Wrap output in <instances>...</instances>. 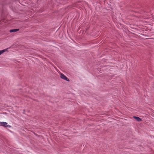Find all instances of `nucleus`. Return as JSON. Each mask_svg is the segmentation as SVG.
Segmentation results:
<instances>
[{"mask_svg":"<svg viewBox=\"0 0 154 154\" xmlns=\"http://www.w3.org/2000/svg\"><path fill=\"white\" fill-rule=\"evenodd\" d=\"M60 78L65 80H66L68 82L69 81V80L68 79V78L63 74L60 73Z\"/></svg>","mask_w":154,"mask_h":154,"instance_id":"obj_1","label":"nucleus"},{"mask_svg":"<svg viewBox=\"0 0 154 154\" xmlns=\"http://www.w3.org/2000/svg\"><path fill=\"white\" fill-rule=\"evenodd\" d=\"M0 123L1 124V125L2 126H3L5 127H11L10 126L8 125V123L6 122H0Z\"/></svg>","mask_w":154,"mask_h":154,"instance_id":"obj_2","label":"nucleus"},{"mask_svg":"<svg viewBox=\"0 0 154 154\" xmlns=\"http://www.w3.org/2000/svg\"><path fill=\"white\" fill-rule=\"evenodd\" d=\"M133 118L138 122H140L141 120V119L138 117L134 116Z\"/></svg>","mask_w":154,"mask_h":154,"instance_id":"obj_3","label":"nucleus"},{"mask_svg":"<svg viewBox=\"0 0 154 154\" xmlns=\"http://www.w3.org/2000/svg\"><path fill=\"white\" fill-rule=\"evenodd\" d=\"M19 30V29H11L10 30V32H15L18 31Z\"/></svg>","mask_w":154,"mask_h":154,"instance_id":"obj_4","label":"nucleus"},{"mask_svg":"<svg viewBox=\"0 0 154 154\" xmlns=\"http://www.w3.org/2000/svg\"><path fill=\"white\" fill-rule=\"evenodd\" d=\"M7 50V49H6L0 51V55L5 51Z\"/></svg>","mask_w":154,"mask_h":154,"instance_id":"obj_5","label":"nucleus"}]
</instances>
